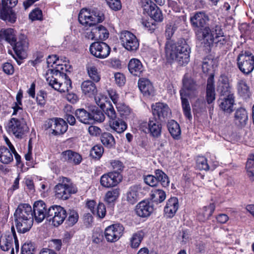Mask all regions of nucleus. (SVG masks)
<instances>
[{
	"mask_svg": "<svg viewBox=\"0 0 254 254\" xmlns=\"http://www.w3.org/2000/svg\"><path fill=\"white\" fill-rule=\"evenodd\" d=\"M180 93L184 114L187 118L190 119L191 118L190 107L188 100L186 98L187 96H186V93L184 90H181Z\"/></svg>",
	"mask_w": 254,
	"mask_h": 254,
	"instance_id": "38",
	"label": "nucleus"
},
{
	"mask_svg": "<svg viewBox=\"0 0 254 254\" xmlns=\"http://www.w3.org/2000/svg\"><path fill=\"white\" fill-rule=\"evenodd\" d=\"M28 41L27 39L22 36L17 42L13 45V49L17 57L20 59H25L26 56V51L28 49Z\"/></svg>",
	"mask_w": 254,
	"mask_h": 254,
	"instance_id": "22",
	"label": "nucleus"
},
{
	"mask_svg": "<svg viewBox=\"0 0 254 254\" xmlns=\"http://www.w3.org/2000/svg\"><path fill=\"white\" fill-rule=\"evenodd\" d=\"M197 167L200 170H208L209 169L207 159L204 157H199L196 161Z\"/></svg>",
	"mask_w": 254,
	"mask_h": 254,
	"instance_id": "53",
	"label": "nucleus"
},
{
	"mask_svg": "<svg viewBox=\"0 0 254 254\" xmlns=\"http://www.w3.org/2000/svg\"><path fill=\"white\" fill-rule=\"evenodd\" d=\"M144 181L147 185L151 187H155L158 184L155 175H148L144 177Z\"/></svg>",
	"mask_w": 254,
	"mask_h": 254,
	"instance_id": "62",
	"label": "nucleus"
},
{
	"mask_svg": "<svg viewBox=\"0 0 254 254\" xmlns=\"http://www.w3.org/2000/svg\"><path fill=\"white\" fill-rule=\"evenodd\" d=\"M13 157L12 151L5 146L0 147V162L3 164H8L12 162Z\"/></svg>",
	"mask_w": 254,
	"mask_h": 254,
	"instance_id": "36",
	"label": "nucleus"
},
{
	"mask_svg": "<svg viewBox=\"0 0 254 254\" xmlns=\"http://www.w3.org/2000/svg\"><path fill=\"white\" fill-rule=\"evenodd\" d=\"M116 108L122 117L126 118L130 114L131 112L129 107L124 103L119 102L117 104Z\"/></svg>",
	"mask_w": 254,
	"mask_h": 254,
	"instance_id": "50",
	"label": "nucleus"
},
{
	"mask_svg": "<svg viewBox=\"0 0 254 254\" xmlns=\"http://www.w3.org/2000/svg\"><path fill=\"white\" fill-rule=\"evenodd\" d=\"M44 126L46 129L50 128L51 133L56 135L64 133L68 127L65 121L61 118L49 119L46 121Z\"/></svg>",
	"mask_w": 254,
	"mask_h": 254,
	"instance_id": "11",
	"label": "nucleus"
},
{
	"mask_svg": "<svg viewBox=\"0 0 254 254\" xmlns=\"http://www.w3.org/2000/svg\"><path fill=\"white\" fill-rule=\"evenodd\" d=\"M109 126L114 131L118 133L124 132L127 127V123L120 119L109 121Z\"/></svg>",
	"mask_w": 254,
	"mask_h": 254,
	"instance_id": "35",
	"label": "nucleus"
},
{
	"mask_svg": "<svg viewBox=\"0 0 254 254\" xmlns=\"http://www.w3.org/2000/svg\"><path fill=\"white\" fill-rule=\"evenodd\" d=\"M81 88L82 92L88 96L94 95L97 91L95 84L90 80L83 81L81 85Z\"/></svg>",
	"mask_w": 254,
	"mask_h": 254,
	"instance_id": "41",
	"label": "nucleus"
},
{
	"mask_svg": "<svg viewBox=\"0 0 254 254\" xmlns=\"http://www.w3.org/2000/svg\"><path fill=\"white\" fill-rule=\"evenodd\" d=\"M14 217L23 219H33L31 206L26 203L19 204L14 213Z\"/></svg>",
	"mask_w": 254,
	"mask_h": 254,
	"instance_id": "23",
	"label": "nucleus"
},
{
	"mask_svg": "<svg viewBox=\"0 0 254 254\" xmlns=\"http://www.w3.org/2000/svg\"><path fill=\"white\" fill-rule=\"evenodd\" d=\"M155 176L158 183L160 182L163 187H167L169 186L170 183L169 178L162 170L159 169L155 170Z\"/></svg>",
	"mask_w": 254,
	"mask_h": 254,
	"instance_id": "45",
	"label": "nucleus"
},
{
	"mask_svg": "<svg viewBox=\"0 0 254 254\" xmlns=\"http://www.w3.org/2000/svg\"><path fill=\"white\" fill-rule=\"evenodd\" d=\"M66 216L65 210L60 205H53L48 209L47 220L55 227L62 224Z\"/></svg>",
	"mask_w": 254,
	"mask_h": 254,
	"instance_id": "8",
	"label": "nucleus"
},
{
	"mask_svg": "<svg viewBox=\"0 0 254 254\" xmlns=\"http://www.w3.org/2000/svg\"><path fill=\"white\" fill-rule=\"evenodd\" d=\"M105 113L109 119V121H113L117 119L116 112L112 105L109 104V107L106 109Z\"/></svg>",
	"mask_w": 254,
	"mask_h": 254,
	"instance_id": "58",
	"label": "nucleus"
},
{
	"mask_svg": "<svg viewBox=\"0 0 254 254\" xmlns=\"http://www.w3.org/2000/svg\"><path fill=\"white\" fill-rule=\"evenodd\" d=\"M105 1L109 7L113 10L118 11L122 8L120 0H105Z\"/></svg>",
	"mask_w": 254,
	"mask_h": 254,
	"instance_id": "57",
	"label": "nucleus"
},
{
	"mask_svg": "<svg viewBox=\"0 0 254 254\" xmlns=\"http://www.w3.org/2000/svg\"><path fill=\"white\" fill-rule=\"evenodd\" d=\"M183 88L186 93V96L190 97H195L197 93L198 86L191 78L185 75L183 79Z\"/></svg>",
	"mask_w": 254,
	"mask_h": 254,
	"instance_id": "21",
	"label": "nucleus"
},
{
	"mask_svg": "<svg viewBox=\"0 0 254 254\" xmlns=\"http://www.w3.org/2000/svg\"><path fill=\"white\" fill-rule=\"evenodd\" d=\"M33 219L37 223L42 222L45 218L47 219L48 209L45 203L42 200L35 202L33 207Z\"/></svg>",
	"mask_w": 254,
	"mask_h": 254,
	"instance_id": "18",
	"label": "nucleus"
},
{
	"mask_svg": "<svg viewBox=\"0 0 254 254\" xmlns=\"http://www.w3.org/2000/svg\"><path fill=\"white\" fill-rule=\"evenodd\" d=\"M151 196L153 199L156 198V201L161 203L166 199V195L164 190L157 189L154 190L153 193L151 195Z\"/></svg>",
	"mask_w": 254,
	"mask_h": 254,
	"instance_id": "52",
	"label": "nucleus"
},
{
	"mask_svg": "<svg viewBox=\"0 0 254 254\" xmlns=\"http://www.w3.org/2000/svg\"><path fill=\"white\" fill-rule=\"evenodd\" d=\"M35 247L31 242L25 243L21 248V254H34Z\"/></svg>",
	"mask_w": 254,
	"mask_h": 254,
	"instance_id": "55",
	"label": "nucleus"
},
{
	"mask_svg": "<svg viewBox=\"0 0 254 254\" xmlns=\"http://www.w3.org/2000/svg\"><path fill=\"white\" fill-rule=\"evenodd\" d=\"M160 120L156 118H150L148 123L143 122L140 125V129L145 132L147 131L154 137H158L161 133L162 126Z\"/></svg>",
	"mask_w": 254,
	"mask_h": 254,
	"instance_id": "13",
	"label": "nucleus"
},
{
	"mask_svg": "<svg viewBox=\"0 0 254 254\" xmlns=\"http://www.w3.org/2000/svg\"><path fill=\"white\" fill-rule=\"evenodd\" d=\"M128 68L129 72L134 76H140L143 70L142 64L136 59H132L130 60L128 64Z\"/></svg>",
	"mask_w": 254,
	"mask_h": 254,
	"instance_id": "34",
	"label": "nucleus"
},
{
	"mask_svg": "<svg viewBox=\"0 0 254 254\" xmlns=\"http://www.w3.org/2000/svg\"><path fill=\"white\" fill-rule=\"evenodd\" d=\"M237 64L242 73L249 74L254 69V55L249 51H242L237 57Z\"/></svg>",
	"mask_w": 254,
	"mask_h": 254,
	"instance_id": "7",
	"label": "nucleus"
},
{
	"mask_svg": "<svg viewBox=\"0 0 254 254\" xmlns=\"http://www.w3.org/2000/svg\"><path fill=\"white\" fill-rule=\"evenodd\" d=\"M0 40H4L11 46L16 41L15 31L11 28L2 29L0 31Z\"/></svg>",
	"mask_w": 254,
	"mask_h": 254,
	"instance_id": "33",
	"label": "nucleus"
},
{
	"mask_svg": "<svg viewBox=\"0 0 254 254\" xmlns=\"http://www.w3.org/2000/svg\"><path fill=\"white\" fill-rule=\"evenodd\" d=\"M154 7L148 13L151 19L155 21L161 22L163 19L162 11L156 5H153Z\"/></svg>",
	"mask_w": 254,
	"mask_h": 254,
	"instance_id": "47",
	"label": "nucleus"
},
{
	"mask_svg": "<svg viewBox=\"0 0 254 254\" xmlns=\"http://www.w3.org/2000/svg\"><path fill=\"white\" fill-rule=\"evenodd\" d=\"M116 83L119 86L124 85L126 82V78L124 75L121 73L117 72L114 75Z\"/></svg>",
	"mask_w": 254,
	"mask_h": 254,
	"instance_id": "64",
	"label": "nucleus"
},
{
	"mask_svg": "<svg viewBox=\"0 0 254 254\" xmlns=\"http://www.w3.org/2000/svg\"><path fill=\"white\" fill-rule=\"evenodd\" d=\"M122 180V176L119 172H110L103 175L100 178L102 186L109 188L116 186Z\"/></svg>",
	"mask_w": 254,
	"mask_h": 254,
	"instance_id": "15",
	"label": "nucleus"
},
{
	"mask_svg": "<svg viewBox=\"0 0 254 254\" xmlns=\"http://www.w3.org/2000/svg\"><path fill=\"white\" fill-rule=\"evenodd\" d=\"M61 157V159L64 161L73 165H78L82 160V157L79 154L71 150L63 152Z\"/></svg>",
	"mask_w": 254,
	"mask_h": 254,
	"instance_id": "25",
	"label": "nucleus"
},
{
	"mask_svg": "<svg viewBox=\"0 0 254 254\" xmlns=\"http://www.w3.org/2000/svg\"><path fill=\"white\" fill-rule=\"evenodd\" d=\"M90 51L91 54L96 58L104 59L109 55L111 49L104 42H94L90 45Z\"/></svg>",
	"mask_w": 254,
	"mask_h": 254,
	"instance_id": "16",
	"label": "nucleus"
},
{
	"mask_svg": "<svg viewBox=\"0 0 254 254\" xmlns=\"http://www.w3.org/2000/svg\"><path fill=\"white\" fill-rule=\"evenodd\" d=\"M213 61L211 59H205L202 64V69L204 73H208L213 69Z\"/></svg>",
	"mask_w": 254,
	"mask_h": 254,
	"instance_id": "54",
	"label": "nucleus"
},
{
	"mask_svg": "<svg viewBox=\"0 0 254 254\" xmlns=\"http://www.w3.org/2000/svg\"><path fill=\"white\" fill-rule=\"evenodd\" d=\"M102 144L108 148H114L115 146L116 141L113 135L107 132L101 134L100 137Z\"/></svg>",
	"mask_w": 254,
	"mask_h": 254,
	"instance_id": "40",
	"label": "nucleus"
},
{
	"mask_svg": "<svg viewBox=\"0 0 254 254\" xmlns=\"http://www.w3.org/2000/svg\"><path fill=\"white\" fill-rule=\"evenodd\" d=\"M124 230V227L120 224L111 225L106 228L105 237L109 242H115L122 236Z\"/></svg>",
	"mask_w": 254,
	"mask_h": 254,
	"instance_id": "14",
	"label": "nucleus"
},
{
	"mask_svg": "<svg viewBox=\"0 0 254 254\" xmlns=\"http://www.w3.org/2000/svg\"><path fill=\"white\" fill-rule=\"evenodd\" d=\"M120 40L123 46L127 51H135L139 47V42L136 37L128 31L121 32Z\"/></svg>",
	"mask_w": 254,
	"mask_h": 254,
	"instance_id": "12",
	"label": "nucleus"
},
{
	"mask_svg": "<svg viewBox=\"0 0 254 254\" xmlns=\"http://www.w3.org/2000/svg\"><path fill=\"white\" fill-rule=\"evenodd\" d=\"M179 208L178 199L177 197H171L167 202L164 208L166 216L169 218L173 217Z\"/></svg>",
	"mask_w": 254,
	"mask_h": 254,
	"instance_id": "30",
	"label": "nucleus"
},
{
	"mask_svg": "<svg viewBox=\"0 0 254 254\" xmlns=\"http://www.w3.org/2000/svg\"><path fill=\"white\" fill-rule=\"evenodd\" d=\"M91 123L93 122H97L101 123L103 122L105 119V117L103 112L98 109H93L90 113Z\"/></svg>",
	"mask_w": 254,
	"mask_h": 254,
	"instance_id": "49",
	"label": "nucleus"
},
{
	"mask_svg": "<svg viewBox=\"0 0 254 254\" xmlns=\"http://www.w3.org/2000/svg\"><path fill=\"white\" fill-rule=\"evenodd\" d=\"M120 190L115 188L108 191L105 196V200L108 203L114 202L119 196Z\"/></svg>",
	"mask_w": 254,
	"mask_h": 254,
	"instance_id": "46",
	"label": "nucleus"
},
{
	"mask_svg": "<svg viewBox=\"0 0 254 254\" xmlns=\"http://www.w3.org/2000/svg\"><path fill=\"white\" fill-rule=\"evenodd\" d=\"M206 93L207 102L208 104H211L215 99L214 75L212 73L207 79Z\"/></svg>",
	"mask_w": 254,
	"mask_h": 254,
	"instance_id": "31",
	"label": "nucleus"
},
{
	"mask_svg": "<svg viewBox=\"0 0 254 254\" xmlns=\"http://www.w3.org/2000/svg\"><path fill=\"white\" fill-rule=\"evenodd\" d=\"M110 164L114 170L113 172H119L123 171L124 167L123 164L119 160H112Z\"/></svg>",
	"mask_w": 254,
	"mask_h": 254,
	"instance_id": "61",
	"label": "nucleus"
},
{
	"mask_svg": "<svg viewBox=\"0 0 254 254\" xmlns=\"http://www.w3.org/2000/svg\"><path fill=\"white\" fill-rule=\"evenodd\" d=\"M105 19L104 14L97 10H88L82 9L78 15L80 23L85 27H92L91 31L86 33L85 37L91 40H105L109 37L107 29L102 25L95 26L98 23L102 22Z\"/></svg>",
	"mask_w": 254,
	"mask_h": 254,
	"instance_id": "1",
	"label": "nucleus"
},
{
	"mask_svg": "<svg viewBox=\"0 0 254 254\" xmlns=\"http://www.w3.org/2000/svg\"><path fill=\"white\" fill-rule=\"evenodd\" d=\"M190 49L186 43L179 44L173 41H168L166 44V56L170 62L176 61L180 65L187 64L190 61Z\"/></svg>",
	"mask_w": 254,
	"mask_h": 254,
	"instance_id": "2",
	"label": "nucleus"
},
{
	"mask_svg": "<svg viewBox=\"0 0 254 254\" xmlns=\"http://www.w3.org/2000/svg\"><path fill=\"white\" fill-rule=\"evenodd\" d=\"M177 29L175 24L169 23L166 25L165 35L167 39H170Z\"/></svg>",
	"mask_w": 254,
	"mask_h": 254,
	"instance_id": "59",
	"label": "nucleus"
},
{
	"mask_svg": "<svg viewBox=\"0 0 254 254\" xmlns=\"http://www.w3.org/2000/svg\"><path fill=\"white\" fill-rule=\"evenodd\" d=\"M54 190L56 198L66 200L71 194L75 193L77 189L69 179L63 177L60 179L59 183L55 186Z\"/></svg>",
	"mask_w": 254,
	"mask_h": 254,
	"instance_id": "5",
	"label": "nucleus"
},
{
	"mask_svg": "<svg viewBox=\"0 0 254 254\" xmlns=\"http://www.w3.org/2000/svg\"><path fill=\"white\" fill-rule=\"evenodd\" d=\"M144 236V232L141 230L133 233L129 240L130 247L134 249L138 248L142 241Z\"/></svg>",
	"mask_w": 254,
	"mask_h": 254,
	"instance_id": "43",
	"label": "nucleus"
},
{
	"mask_svg": "<svg viewBox=\"0 0 254 254\" xmlns=\"http://www.w3.org/2000/svg\"><path fill=\"white\" fill-rule=\"evenodd\" d=\"M7 130L16 137L22 138L28 131V127L22 115L11 118L7 124Z\"/></svg>",
	"mask_w": 254,
	"mask_h": 254,
	"instance_id": "6",
	"label": "nucleus"
},
{
	"mask_svg": "<svg viewBox=\"0 0 254 254\" xmlns=\"http://www.w3.org/2000/svg\"><path fill=\"white\" fill-rule=\"evenodd\" d=\"M29 18L32 21L41 20L42 12L39 8H35L29 14Z\"/></svg>",
	"mask_w": 254,
	"mask_h": 254,
	"instance_id": "60",
	"label": "nucleus"
},
{
	"mask_svg": "<svg viewBox=\"0 0 254 254\" xmlns=\"http://www.w3.org/2000/svg\"><path fill=\"white\" fill-rule=\"evenodd\" d=\"M104 152L103 147L100 145L93 146L90 150V155L94 158H100Z\"/></svg>",
	"mask_w": 254,
	"mask_h": 254,
	"instance_id": "51",
	"label": "nucleus"
},
{
	"mask_svg": "<svg viewBox=\"0 0 254 254\" xmlns=\"http://www.w3.org/2000/svg\"><path fill=\"white\" fill-rule=\"evenodd\" d=\"M140 188L137 185L131 186L127 191L125 197L128 204L133 205L136 203L140 198Z\"/></svg>",
	"mask_w": 254,
	"mask_h": 254,
	"instance_id": "26",
	"label": "nucleus"
},
{
	"mask_svg": "<svg viewBox=\"0 0 254 254\" xmlns=\"http://www.w3.org/2000/svg\"><path fill=\"white\" fill-rule=\"evenodd\" d=\"M18 0H2L0 5V18L5 21L14 23L16 21V14L12 10Z\"/></svg>",
	"mask_w": 254,
	"mask_h": 254,
	"instance_id": "9",
	"label": "nucleus"
},
{
	"mask_svg": "<svg viewBox=\"0 0 254 254\" xmlns=\"http://www.w3.org/2000/svg\"><path fill=\"white\" fill-rule=\"evenodd\" d=\"M15 221L16 223V226L18 232L20 233H24L28 231L31 228L33 219L15 218Z\"/></svg>",
	"mask_w": 254,
	"mask_h": 254,
	"instance_id": "32",
	"label": "nucleus"
},
{
	"mask_svg": "<svg viewBox=\"0 0 254 254\" xmlns=\"http://www.w3.org/2000/svg\"><path fill=\"white\" fill-rule=\"evenodd\" d=\"M220 109L225 114H231L233 111L234 97L233 94H228L220 96L218 100Z\"/></svg>",
	"mask_w": 254,
	"mask_h": 254,
	"instance_id": "19",
	"label": "nucleus"
},
{
	"mask_svg": "<svg viewBox=\"0 0 254 254\" xmlns=\"http://www.w3.org/2000/svg\"><path fill=\"white\" fill-rule=\"evenodd\" d=\"M135 210L136 214L139 217H146L153 212V204L148 200H144L136 205Z\"/></svg>",
	"mask_w": 254,
	"mask_h": 254,
	"instance_id": "20",
	"label": "nucleus"
},
{
	"mask_svg": "<svg viewBox=\"0 0 254 254\" xmlns=\"http://www.w3.org/2000/svg\"><path fill=\"white\" fill-rule=\"evenodd\" d=\"M77 119L81 123L84 124H91L90 113L84 109H78L74 113Z\"/></svg>",
	"mask_w": 254,
	"mask_h": 254,
	"instance_id": "37",
	"label": "nucleus"
},
{
	"mask_svg": "<svg viewBox=\"0 0 254 254\" xmlns=\"http://www.w3.org/2000/svg\"><path fill=\"white\" fill-rule=\"evenodd\" d=\"M88 74L93 81L98 82L100 80V76L97 68L91 64H88L86 66Z\"/></svg>",
	"mask_w": 254,
	"mask_h": 254,
	"instance_id": "48",
	"label": "nucleus"
},
{
	"mask_svg": "<svg viewBox=\"0 0 254 254\" xmlns=\"http://www.w3.org/2000/svg\"><path fill=\"white\" fill-rule=\"evenodd\" d=\"M215 208V206L213 203H211L207 206L203 207L202 212L199 213V219L202 221L208 219L213 214Z\"/></svg>",
	"mask_w": 254,
	"mask_h": 254,
	"instance_id": "44",
	"label": "nucleus"
},
{
	"mask_svg": "<svg viewBox=\"0 0 254 254\" xmlns=\"http://www.w3.org/2000/svg\"><path fill=\"white\" fill-rule=\"evenodd\" d=\"M140 3L141 7L143 8V12L146 13L147 14L154 7L153 5H156L150 0H141Z\"/></svg>",
	"mask_w": 254,
	"mask_h": 254,
	"instance_id": "56",
	"label": "nucleus"
},
{
	"mask_svg": "<svg viewBox=\"0 0 254 254\" xmlns=\"http://www.w3.org/2000/svg\"><path fill=\"white\" fill-rule=\"evenodd\" d=\"M154 117H157L158 120L163 121L169 117L171 112L168 105L162 102H158L151 106Z\"/></svg>",
	"mask_w": 254,
	"mask_h": 254,
	"instance_id": "17",
	"label": "nucleus"
},
{
	"mask_svg": "<svg viewBox=\"0 0 254 254\" xmlns=\"http://www.w3.org/2000/svg\"><path fill=\"white\" fill-rule=\"evenodd\" d=\"M13 240L16 250H18V241L13 226L11 227V231L7 232L0 238V247L3 251H7L12 248Z\"/></svg>",
	"mask_w": 254,
	"mask_h": 254,
	"instance_id": "10",
	"label": "nucleus"
},
{
	"mask_svg": "<svg viewBox=\"0 0 254 254\" xmlns=\"http://www.w3.org/2000/svg\"><path fill=\"white\" fill-rule=\"evenodd\" d=\"M238 92L241 96L247 97L250 94V87L245 79H239L237 83Z\"/></svg>",
	"mask_w": 254,
	"mask_h": 254,
	"instance_id": "42",
	"label": "nucleus"
},
{
	"mask_svg": "<svg viewBox=\"0 0 254 254\" xmlns=\"http://www.w3.org/2000/svg\"><path fill=\"white\" fill-rule=\"evenodd\" d=\"M248 114L243 108H238L234 114V123L238 127H243L248 122Z\"/></svg>",
	"mask_w": 254,
	"mask_h": 254,
	"instance_id": "28",
	"label": "nucleus"
},
{
	"mask_svg": "<svg viewBox=\"0 0 254 254\" xmlns=\"http://www.w3.org/2000/svg\"><path fill=\"white\" fill-rule=\"evenodd\" d=\"M46 78L48 84L60 92H68L72 88L71 81L68 76L59 69L49 70Z\"/></svg>",
	"mask_w": 254,
	"mask_h": 254,
	"instance_id": "3",
	"label": "nucleus"
},
{
	"mask_svg": "<svg viewBox=\"0 0 254 254\" xmlns=\"http://www.w3.org/2000/svg\"><path fill=\"white\" fill-rule=\"evenodd\" d=\"M167 127L173 138L176 139H179L181 133L179 125L174 120H171L168 122Z\"/></svg>",
	"mask_w": 254,
	"mask_h": 254,
	"instance_id": "39",
	"label": "nucleus"
},
{
	"mask_svg": "<svg viewBox=\"0 0 254 254\" xmlns=\"http://www.w3.org/2000/svg\"><path fill=\"white\" fill-rule=\"evenodd\" d=\"M223 33L219 26H216L215 30H211L209 27H206L196 31V36L198 40L204 47H210L214 42L218 46H221L225 45L226 40L223 36Z\"/></svg>",
	"mask_w": 254,
	"mask_h": 254,
	"instance_id": "4",
	"label": "nucleus"
},
{
	"mask_svg": "<svg viewBox=\"0 0 254 254\" xmlns=\"http://www.w3.org/2000/svg\"><path fill=\"white\" fill-rule=\"evenodd\" d=\"M151 21L142 20L141 23L142 25L151 32H153L156 28L155 21L151 19Z\"/></svg>",
	"mask_w": 254,
	"mask_h": 254,
	"instance_id": "63",
	"label": "nucleus"
},
{
	"mask_svg": "<svg viewBox=\"0 0 254 254\" xmlns=\"http://www.w3.org/2000/svg\"><path fill=\"white\" fill-rule=\"evenodd\" d=\"M138 86L143 96L149 97L154 94V89L150 81L145 78H140L138 81Z\"/></svg>",
	"mask_w": 254,
	"mask_h": 254,
	"instance_id": "24",
	"label": "nucleus"
},
{
	"mask_svg": "<svg viewBox=\"0 0 254 254\" xmlns=\"http://www.w3.org/2000/svg\"><path fill=\"white\" fill-rule=\"evenodd\" d=\"M229 79L225 75H221L217 82V90L220 96L231 94L230 92Z\"/></svg>",
	"mask_w": 254,
	"mask_h": 254,
	"instance_id": "29",
	"label": "nucleus"
},
{
	"mask_svg": "<svg viewBox=\"0 0 254 254\" xmlns=\"http://www.w3.org/2000/svg\"><path fill=\"white\" fill-rule=\"evenodd\" d=\"M208 20V16L203 12H197L190 18V22L193 26L200 28V29L197 30V31L205 28L206 27L204 28V27Z\"/></svg>",
	"mask_w": 254,
	"mask_h": 254,
	"instance_id": "27",
	"label": "nucleus"
}]
</instances>
